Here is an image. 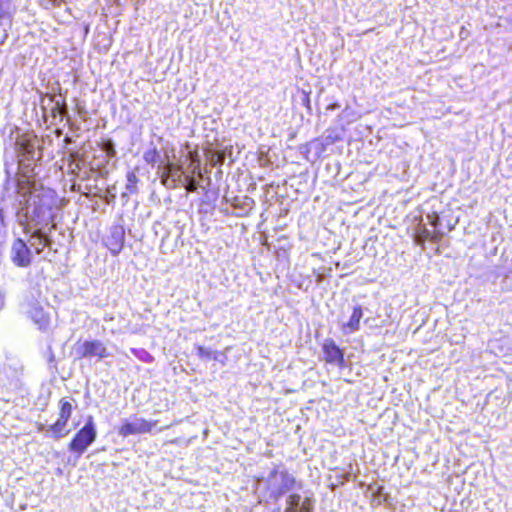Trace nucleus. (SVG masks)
Returning <instances> with one entry per match:
<instances>
[{
  "label": "nucleus",
  "instance_id": "f3484780",
  "mask_svg": "<svg viewBox=\"0 0 512 512\" xmlns=\"http://www.w3.org/2000/svg\"><path fill=\"white\" fill-rule=\"evenodd\" d=\"M362 309L360 306H357L353 309V313L346 324V327L349 329V332H354L359 329L360 319L362 318Z\"/></svg>",
  "mask_w": 512,
  "mask_h": 512
},
{
  "label": "nucleus",
  "instance_id": "7ed1b4c3",
  "mask_svg": "<svg viewBox=\"0 0 512 512\" xmlns=\"http://www.w3.org/2000/svg\"><path fill=\"white\" fill-rule=\"evenodd\" d=\"M428 224L433 227V230H430L426 227V224H419L415 236L414 241L417 245L424 246V243L427 240L432 242H439L443 235L446 233L445 229L442 226L441 220L439 216L435 213L428 214L426 216Z\"/></svg>",
  "mask_w": 512,
  "mask_h": 512
},
{
  "label": "nucleus",
  "instance_id": "5701e85b",
  "mask_svg": "<svg viewBox=\"0 0 512 512\" xmlns=\"http://www.w3.org/2000/svg\"><path fill=\"white\" fill-rule=\"evenodd\" d=\"M339 107H340V105H339V104L334 103V104H330V105L327 107V109H328V110H335V109H338Z\"/></svg>",
  "mask_w": 512,
  "mask_h": 512
},
{
  "label": "nucleus",
  "instance_id": "393cba45",
  "mask_svg": "<svg viewBox=\"0 0 512 512\" xmlns=\"http://www.w3.org/2000/svg\"><path fill=\"white\" fill-rule=\"evenodd\" d=\"M145 160L147 162H153L154 161V159L152 157H150V154H148V153L145 155Z\"/></svg>",
  "mask_w": 512,
  "mask_h": 512
},
{
  "label": "nucleus",
  "instance_id": "dca6fc26",
  "mask_svg": "<svg viewBox=\"0 0 512 512\" xmlns=\"http://www.w3.org/2000/svg\"><path fill=\"white\" fill-rule=\"evenodd\" d=\"M183 170L181 165H175L173 171L171 172V175L169 176V180L165 178V187L167 189H175L181 183H183Z\"/></svg>",
  "mask_w": 512,
  "mask_h": 512
},
{
  "label": "nucleus",
  "instance_id": "20e7f679",
  "mask_svg": "<svg viewBox=\"0 0 512 512\" xmlns=\"http://www.w3.org/2000/svg\"><path fill=\"white\" fill-rule=\"evenodd\" d=\"M96 436L97 431L93 417L89 416L84 427L72 439L69 449L80 456L95 441Z\"/></svg>",
  "mask_w": 512,
  "mask_h": 512
},
{
  "label": "nucleus",
  "instance_id": "6e6552de",
  "mask_svg": "<svg viewBox=\"0 0 512 512\" xmlns=\"http://www.w3.org/2000/svg\"><path fill=\"white\" fill-rule=\"evenodd\" d=\"M59 405V418L49 427L55 438H62L67 435L68 431L65 430V427L73 410L71 402L66 399H61Z\"/></svg>",
  "mask_w": 512,
  "mask_h": 512
},
{
  "label": "nucleus",
  "instance_id": "412c9836",
  "mask_svg": "<svg viewBox=\"0 0 512 512\" xmlns=\"http://www.w3.org/2000/svg\"><path fill=\"white\" fill-rule=\"evenodd\" d=\"M181 185L184 186L188 192H195L198 188V183L192 176H185Z\"/></svg>",
  "mask_w": 512,
  "mask_h": 512
},
{
  "label": "nucleus",
  "instance_id": "6ab92c4d",
  "mask_svg": "<svg viewBox=\"0 0 512 512\" xmlns=\"http://www.w3.org/2000/svg\"><path fill=\"white\" fill-rule=\"evenodd\" d=\"M175 165L176 164L171 162H167L164 165H159L158 174L160 175V181L163 186H165V178L169 180V176L171 175Z\"/></svg>",
  "mask_w": 512,
  "mask_h": 512
},
{
  "label": "nucleus",
  "instance_id": "423d86ee",
  "mask_svg": "<svg viewBox=\"0 0 512 512\" xmlns=\"http://www.w3.org/2000/svg\"><path fill=\"white\" fill-rule=\"evenodd\" d=\"M10 259L19 268H27L31 265L33 254L24 240L17 238L13 241L10 249Z\"/></svg>",
  "mask_w": 512,
  "mask_h": 512
},
{
  "label": "nucleus",
  "instance_id": "4468645a",
  "mask_svg": "<svg viewBox=\"0 0 512 512\" xmlns=\"http://www.w3.org/2000/svg\"><path fill=\"white\" fill-rule=\"evenodd\" d=\"M30 316L40 330H46L50 325V317L44 312L43 307L34 305L31 307Z\"/></svg>",
  "mask_w": 512,
  "mask_h": 512
},
{
  "label": "nucleus",
  "instance_id": "f8f14e48",
  "mask_svg": "<svg viewBox=\"0 0 512 512\" xmlns=\"http://www.w3.org/2000/svg\"><path fill=\"white\" fill-rule=\"evenodd\" d=\"M125 240V232L122 227H113L110 231V235L106 239V246L113 255H118L123 246Z\"/></svg>",
  "mask_w": 512,
  "mask_h": 512
},
{
  "label": "nucleus",
  "instance_id": "ddd939ff",
  "mask_svg": "<svg viewBox=\"0 0 512 512\" xmlns=\"http://www.w3.org/2000/svg\"><path fill=\"white\" fill-rule=\"evenodd\" d=\"M30 245L35 249L36 254H40L45 247L52 243L51 239L43 232L41 228L36 229L30 237Z\"/></svg>",
  "mask_w": 512,
  "mask_h": 512
},
{
  "label": "nucleus",
  "instance_id": "f257e3e1",
  "mask_svg": "<svg viewBox=\"0 0 512 512\" xmlns=\"http://www.w3.org/2000/svg\"><path fill=\"white\" fill-rule=\"evenodd\" d=\"M25 201L26 216L30 218L34 226H46L53 221V208L55 206V199L52 191H30L28 198L23 193Z\"/></svg>",
  "mask_w": 512,
  "mask_h": 512
},
{
  "label": "nucleus",
  "instance_id": "9b49d317",
  "mask_svg": "<svg viewBox=\"0 0 512 512\" xmlns=\"http://www.w3.org/2000/svg\"><path fill=\"white\" fill-rule=\"evenodd\" d=\"M323 353L325 361L337 367L344 364V354L332 339L325 340L323 344Z\"/></svg>",
  "mask_w": 512,
  "mask_h": 512
},
{
  "label": "nucleus",
  "instance_id": "aec40b11",
  "mask_svg": "<svg viewBox=\"0 0 512 512\" xmlns=\"http://www.w3.org/2000/svg\"><path fill=\"white\" fill-rule=\"evenodd\" d=\"M197 355L199 358H201L203 360H210V359L216 360L217 359L216 351H212L211 349L206 348L201 345L197 346Z\"/></svg>",
  "mask_w": 512,
  "mask_h": 512
},
{
  "label": "nucleus",
  "instance_id": "0eeeda50",
  "mask_svg": "<svg viewBox=\"0 0 512 512\" xmlns=\"http://www.w3.org/2000/svg\"><path fill=\"white\" fill-rule=\"evenodd\" d=\"M157 420L148 421L144 418L133 417L131 420H126L119 428V434L123 437L135 434L150 433L157 425Z\"/></svg>",
  "mask_w": 512,
  "mask_h": 512
},
{
  "label": "nucleus",
  "instance_id": "a211bd4d",
  "mask_svg": "<svg viewBox=\"0 0 512 512\" xmlns=\"http://www.w3.org/2000/svg\"><path fill=\"white\" fill-rule=\"evenodd\" d=\"M126 179H127V183H126V186H125V190L126 192L123 193V197L128 195V194H135L137 193V182H138V177L137 175L135 174V172L133 171H129L126 175Z\"/></svg>",
  "mask_w": 512,
  "mask_h": 512
},
{
  "label": "nucleus",
  "instance_id": "f03ea898",
  "mask_svg": "<svg viewBox=\"0 0 512 512\" xmlns=\"http://www.w3.org/2000/svg\"><path fill=\"white\" fill-rule=\"evenodd\" d=\"M270 498L278 500L296 485V479L286 471L273 470L266 479Z\"/></svg>",
  "mask_w": 512,
  "mask_h": 512
},
{
  "label": "nucleus",
  "instance_id": "b1692460",
  "mask_svg": "<svg viewBox=\"0 0 512 512\" xmlns=\"http://www.w3.org/2000/svg\"><path fill=\"white\" fill-rule=\"evenodd\" d=\"M4 226V218L2 210L0 209V229Z\"/></svg>",
  "mask_w": 512,
  "mask_h": 512
},
{
  "label": "nucleus",
  "instance_id": "bb28decb",
  "mask_svg": "<svg viewBox=\"0 0 512 512\" xmlns=\"http://www.w3.org/2000/svg\"><path fill=\"white\" fill-rule=\"evenodd\" d=\"M50 1L53 2V3H56L58 0H50Z\"/></svg>",
  "mask_w": 512,
  "mask_h": 512
},
{
  "label": "nucleus",
  "instance_id": "2eb2a0df",
  "mask_svg": "<svg viewBox=\"0 0 512 512\" xmlns=\"http://www.w3.org/2000/svg\"><path fill=\"white\" fill-rule=\"evenodd\" d=\"M50 102L53 103L51 108V117L56 120L59 118L60 121L64 119V117L68 114V107L65 102V99L57 98L56 95H49Z\"/></svg>",
  "mask_w": 512,
  "mask_h": 512
},
{
  "label": "nucleus",
  "instance_id": "9d476101",
  "mask_svg": "<svg viewBox=\"0 0 512 512\" xmlns=\"http://www.w3.org/2000/svg\"><path fill=\"white\" fill-rule=\"evenodd\" d=\"M13 11L9 0H0V45L8 36V30L12 25Z\"/></svg>",
  "mask_w": 512,
  "mask_h": 512
},
{
  "label": "nucleus",
  "instance_id": "a878e982",
  "mask_svg": "<svg viewBox=\"0 0 512 512\" xmlns=\"http://www.w3.org/2000/svg\"><path fill=\"white\" fill-rule=\"evenodd\" d=\"M198 176H199V177H202V173H201V171H198Z\"/></svg>",
  "mask_w": 512,
  "mask_h": 512
},
{
  "label": "nucleus",
  "instance_id": "39448f33",
  "mask_svg": "<svg viewBox=\"0 0 512 512\" xmlns=\"http://www.w3.org/2000/svg\"><path fill=\"white\" fill-rule=\"evenodd\" d=\"M80 358H97L98 360L110 357L112 354L100 340H86L75 347Z\"/></svg>",
  "mask_w": 512,
  "mask_h": 512
},
{
  "label": "nucleus",
  "instance_id": "1a4fd4ad",
  "mask_svg": "<svg viewBox=\"0 0 512 512\" xmlns=\"http://www.w3.org/2000/svg\"><path fill=\"white\" fill-rule=\"evenodd\" d=\"M314 505L313 498L295 493L288 497L285 512H312Z\"/></svg>",
  "mask_w": 512,
  "mask_h": 512
},
{
  "label": "nucleus",
  "instance_id": "4be33fe9",
  "mask_svg": "<svg viewBox=\"0 0 512 512\" xmlns=\"http://www.w3.org/2000/svg\"><path fill=\"white\" fill-rule=\"evenodd\" d=\"M102 150L107 154L108 157L112 158L116 156L115 145L111 139H108L102 143Z\"/></svg>",
  "mask_w": 512,
  "mask_h": 512
}]
</instances>
